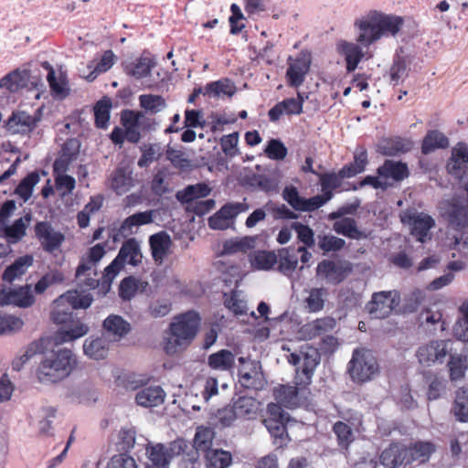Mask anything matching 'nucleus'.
<instances>
[{
	"instance_id": "nucleus-43",
	"label": "nucleus",
	"mask_w": 468,
	"mask_h": 468,
	"mask_svg": "<svg viewBox=\"0 0 468 468\" xmlns=\"http://www.w3.org/2000/svg\"><path fill=\"white\" fill-rule=\"evenodd\" d=\"M290 421L286 420H278L275 418H267L264 420L265 427L280 446L287 442V427Z\"/></svg>"
},
{
	"instance_id": "nucleus-3",
	"label": "nucleus",
	"mask_w": 468,
	"mask_h": 468,
	"mask_svg": "<svg viewBox=\"0 0 468 468\" xmlns=\"http://www.w3.org/2000/svg\"><path fill=\"white\" fill-rule=\"evenodd\" d=\"M200 326V316L195 311L176 315L173 318L164 338V350L168 355H176L186 350L196 338Z\"/></svg>"
},
{
	"instance_id": "nucleus-32",
	"label": "nucleus",
	"mask_w": 468,
	"mask_h": 468,
	"mask_svg": "<svg viewBox=\"0 0 468 468\" xmlns=\"http://www.w3.org/2000/svg\"><path fill=\"white\" fill-rule=\"evenodd\" d=\"M103 328L114 341H119L130 332L131 325L122 316L112 314L104 320Z\"/></svg>"
},
{
	"instance_id": "nucleus-40",
	"label": "nucleus",
	"mask_w": 468,
	"mask_h": 468,
	"mask_svg": "<svg viewBox=\"0 0 468 468\" xmlns=\"http://www.w3.org/2000/svg\"><path fill=\"white\" fill-rule=\"evenodd\" d=\"M211 192V187L206 183L187 186L183 190L176 193V198L181 203H190L198 198L207 197Z\"/></svg>"
},
{
	"instance_id": "nucleus-18",
	"label": "nucleus",
	"mask_w": 468,
	"mask_h": 468,
	"mask_svg": "<svg viewBox=\"0 0 468 468\" xmlns=\"http://www.w3.org/2000/svg\"><path fill=\"white\" fill-rule=\"evenodd\" d=\"M89 326L72 314L60 317V343L72 342L89 333Z\"/></svg>"
},
{
	"instance_id": "nucleus-36",
	"label": "nucleus",
	"mask_w": 468,
	"mask_h": 468,
	"mask_svg": "<svg viewBox=\"0 0 468 468\" xmlns=\"http://www.w3.org/2000/svg\"><path fill=\"white\" fill-rule=\"evenodd\" d=\"M34 259L30 254L18 257L8 265L2 273V280L12 282L16 278L24 274L27 269L33 264Z\"/></svg>"
},
{
	"instance_id": "nucleus-15",
	"label": "nucleus",
	"mask_w": 468,
	"mask_h": 468,
	"mask_svg": "<svg viewBox=\"0 0 468 468\" xmlns=\"http://www.w3.org/2000/svg\"><path fill=\"white\" fill-rule=\"evenodd\" d=\"M122 124L125 130V137L129 142L137 143L141 138V132L146 127V117L142 112L125 110L121 114Z\"/></svg>"
},
{
	"instance_id": "nucleus-37",
	"label": "nucleus",
	"mask_w": 468,
	"mask_h": 468,
	"mask_svg": "<svg viewBox=\"0 0 468 468\" xmlns=\"http://www.w3.org/2000/svg\"><path fill=\"white\" fill-rule=\"evenodd\" d=\"M302 112V102L294 98L283 100L269 111L270 120L278 121L283 115L300 114Z\"/></svg>"
},
{
	"instance_id": "nucleus-59",
	"label": "nucleus",
	"mask_w": 468,
	"mask_h": 468,
	"mask_svg": "<svg viewBox=\"0 0 468 468\" xmlns=\"http://www.w3.org/2000/svg\"><path fill=\"white\" fill-rule=\"evenodd\" d=\"M27 225L24 222L23 218L16 219L12 225H7L5 233L3 238L10 244H16L19 242L26 235Z\"/></svg>"
},
{
	"instance_id": "nucleus-19",
	"label": "nucleus",
	"mask_w": 468,
	"mask_h": 468,
	"mask_svg": "<svg viewBox=\"0 0 468 468\" xmlns=\"http://www.w3.org/2000/svg\"><path fill=\"white\" fill-rule=\"evenodd\" d=\"M105 255V249L101 244L91 247L80 258L79 266L76 270V278L80 280L82 277H89L96 274L97 264Z\"/></svg>"
},
{
	"instance_id": "nucleus-42",
	"label": "nucleus",
	"mask_w": 468,
	"mask_h": 468,
	"mask_svg": "<svg viewBox=\"0 0 468 468\" xmlns=\"http://www.w3.org/2000/svg\"><path fill=\"white\" fill-rule=\"evenodd\" d=\"M447 366L451 380H460L464 378L468 369V357L463 354H451Z\"/></svg>"
},
{
	"instance_id": "nucleus-12",
	"label": "nucleus",
	"mask_w": 468,
	"mask_h": 468,
	"mask_svg": "<svg viewBox=\"0 0 468 468\" xmlns=\"http://www.w3.org/2000/svg\"><path fill=\"white\" fill-rule=\"evenodd\" d=\"M399 303V295L397 291H383L373 294L367 309L373 318L382 319L389 315Z\"/></svg>"
},
{
	"instance_id": "nucleus-41",
	"label": "nucleus",
	"mask_w": 468,
	"mask_h": 468,
	"mask_svg": "<svg viewBox=\"0 0 468 468\" xmlns=\"http://www.w3.org/2000/svg\"><path fill=\"white\" fill-rule=\"evenodd\" d=\"M236 92V87L229 80L223 79L210 82L205 87L204 95L209 98L231 97Z\"/></svg>"
},
{
	"instance_id": "nucleus-27",
	"label": "nucleus",
	"mask_w": 468,
	"mask_h": 468,
	"mask_svg": "<svg viewBox=\"0 0 468 468\" xmlns=\"http://www.w3.org/2000/svg\"><path fill=\"white\" fill-rule=\"evenodd\" d=\"M134 185L133 170L129 166H120L112 174L111 178V187L118 195L127 193Z\"/></svg>"
},
{
	"instance_id": "nucleus-21",
	"label": "nucleus",
	"mask_w": 468,
	"mask_h": 468,
	"mask_svg": "<svg viewBox=\"0 0 468 468\" xmlns=\"http://www.w3.org/2000/svg\"><path fill=\"white\" fill-rule=\"evenodd\" d=\"M447 171L457 178H462L468 174V147L465 144H458L452 148Z\"/></svg>"
},
{
	"instance_id": "nucleus-30",
	"label": "nucleus",
	"mask_w": 468,
	"mask_h": 468,
	"mask_svg": "<svg viewBox=\"0 0 468 468\" xmlns=\"http://www.w3.org/2000/svg\"><path fill=\"white\" fill-rule=\"evenodd\" d=\"M249 261L254 270L269 271L277 264V254L272 250H258L250 251Z\"/></svg>"
},
{
	"instance_id": "nucleus-52",
	"label": "nucleus",
	"mask_w": 468,
	"mask_h": 468,
	"mask_svg": "<svg viewBox=\"0 0 468 468\" xmlns=\"http://www.w3.org/2000/svg\"><path fill=\"white\" fill-rule=\"evenodd\" d=\"M407 450L410 463L415 460L425 462L435 452L436 446L431 441H418Z\"/></svg>"
},
{
	"instance_id": "nucleus-10",
	"label": "nucleus",
	"mask_w": 468,
	"mask_h": 468,
	"mask_svg": "<svg viewBox=\"0 0 468 468\" xmlns=\"http://www.w3.org/2000/svg\"><path fill=\"white\" fill-rule=\"evenodd\" d=\"M352 271V264L347 261L324 260L316 267V277L327 284L342 282Z\"/></svg>"
},
{
	"instance_id": "nucleus-61",
	"label": "nucleus",
	"mask_w": 468,
	"mask_h": 468,
	"mask_svg": "<svg viewBox=\"0 0 468 468\" xmlns=\"http://www.w3.org/2000/svg\"><path fill=\"white\" fill-rule=\"evenodd\" d=\"M390 80L393 85L402 82L408 76V64L405 58L397 57L389 70Z\"/></svg>"
},
{
	"instance_id": "nucleus-53",
	"label": "nucleus",
	"mask_w": 468,
	"mask_h": 468,
	"mask_svg": "<svg viewBox=\"0 0 468 468\" xmlns=\"http://www.w3.org/2000/svg\"><path fill=\"white\" fill-rule=\"evenodd\" d=\"M207 468H227L232 462L229 452L223 450H211L206 453Z\"/></svg>"
},
{
	"instance_id": "nucleus-20",
	"label": "nucleus",
	"mask_w": 468,
	"mask_h": 468,
	"mask_svg": "<svg viewBox=\"0 0 468 468\" xmlns=\"http://www.w3.org/2000/svg\"><path fill=\"white\" fill-rule=\"evenodd\" d=\"M441 209L455 227L463 228L468 224V206L465 198H453L450 202L442 203Z\"/></svg>"
},
{
	"instance_id": "nucleus-14",
	"label": "nucleus",
	"mask_w": 468,
	"mask_h": 468,
	"mask_svg": "<svg viewBox=\"0 0 468 468\" xmlns=\"http://www.w3.org/2000/svg\"><path fill=\"white\" fill-rule=\"evenodd\" d=\"M403 223L410 227L411 234L420 242H424L430 229L434 226L433 218L422 212H408L401 217Z\"/></svg>"
},
{
	"instance_id": "nucleus-31",
	"label": "nucleus",
	"mask_w": 468,
	"mask_h": 468,
	"mask_svg": "<svg viewBox=\"0 0 468 468\" xmlns=\"http://www.w3.org/2000/svg\"><path fill=\"white\" fill-rule=\"evenodd\" d=\"M109 343L103 336H90L83 344L84 354L91 359L100 360L107 356Z\"/></svg>"
},
{
	"instance_id": "nucleus-60",
	"label": "nucleus",
	"mask_w": 468,
	"mask_h": 468,
	"mask_svg": "<svg viewBox=\"0 0 468 468\" xmlns=\"http://www.w3.org/2000/svg\"><path fill=\"white\" fill-rule=\"evenodd\" d=\"M112 107L109 99L98 101L94 107L95 122L99 128L105 129L110 120V109Z\"/></svg>"
},
{
	"instance_id": "nucleus-11",
	"label": "nucleus",
	"mask_w": 468,
	"mask_h": 468,
	"mask_svg": "<svg viewBox=\"0 0 468 468\" xmlns=\"http://www.w3.org/2000/svg\"><path fill=\"white\" fill-rule=\"evenodd\" d=\"M240 367L239 369V381L244 388L262 389L265 385V378L259 361L246 357H239Z\"/></svg>"
},
{
	"instance_id": "nucleus-26",
	"label": "nucleus",
	"mask_w": 468,
	"mask_h": 468,
	"mask_svg": "<svg viewBox=\"0 0 468 468\" xmlns=\"http://www.w3.org/2000/svg\"><path fill=\"white\" fill-rule=\"evenodd\" d=\"M381 463L386 468H399L410 463L407 447L392 444L381 454Z\"/></svg>"
},
{
	"instance_id": "nucleus-48",
	"label": "nucleus",
	"mask_w": 468,
	"mask_h": 468,
	"mask_svg": "<svg viewBox=\"0 0 468 468\" xmlns=\"http://www.w3.org/2000/svg\"><path fill=\"white\" fill-rule=\"evenodd\" d=\"M452 412L458 421L468 422V389L461 388L455 393Z\"/></svg>"
},
{
	"instance_id": "nucleus-55",
	"label": "nucleus",
	"mask_w": 468,
	"mask_h": 468,
	"mask_svg": "<svg viewBox=\"0 0 468 468\" xmlns=\"http://www.w3.org/2000/svg\"><path fill=\"white\" fill-rule=\"evenodd\" d=\"M367 162V155L365 151H361L355 154L354 162L348 165L344 166L339 171L341 178L353 177L356 175L364 171Z\"/></svg>"
},
{
	"instance_id": "nucleus-39",
	"label": "nucleus",
	"mask_w": 468,
	"mask_h": 468,
	"mask_svg": "<svg viewBox=\"0 0 468 468\" xmlns=\"http://www.w3.org/2000/svg\"><path fill=\"white\" fill-rule=\"evenodd\" d=\"M278 270L286 276H292L298 266V252L294 248H286L279 250Z\"/></svg>"
},
{
	"instance_id": "nucleus-50",
	"label": "nucleus",
	"mask_w": 468,
	"mask_h": 468,
	"mask_svg": "<svg viewBox=\"0 0 468 468\" xmlns=\"http://www.w3.org/2000/svg\"><path fill=\"white\" fill-rule=\"evenodd\" d=\"M214 435V431L210 428L203 426L197 427L193 441L195 449L197 452L205 453L211 451Z\"/></svg>"
},
{
	"instance_id": "nucleus-9",
	"label": "nucleus",
	"mask_w": 468,
	"mask_h": 468,
	"mask_svg": "<svg viewBox=\"0 0 468 468\" xmlns=\"http://www.w3.org/2000/svg\"><path fill=\"white\" fill-rule=\"evenodd\" d=\"M156 66L157 61L154 56L144 54L128 63L125 72L133 79L142 80L146 88L154 89L157 87V81L153 76Z\"/></svg>"
},
{
	"instance_id": "nucleus-6",
	"label": "nucleus",
	"mask_w": 468,
	"mask_h": 468,
	"mask_svg": "<svg viewBox=\"0 0 468 468\" xmlns=\"http://www.w3.org/2000/svg\"><path fill=\"white\" fill-rule=\"evenodd\" d=\"M288 361L296 366L301 363V367L296 370V385L306 386L311 383L312 378L316 367L320 363V354L316 348L305 346L301 355L292 353Z\"/></svg>"
},
{
	"instance_id": "nucleus-25",
	"label": "nucleus",
	"mask_w": 468,
	"mask_h": 468,
	"mask_svg": "<svg viewBox=\"0 0 468 468\" xmlns=\"http://www.w3.org/2000/svg\"><path fill=\"white\" fill-rule=\"evenodd\" d=\"M149 244L154 262L162 264L171 250L172 239L170 235L165 231L155 233L150 236Z\"/></svg>"
},
{
	"instance_id": "nucleus-64",
	"label": "nucleus",
	"mask_w": 468,
	"mask_h": 468,
	"mask_svg": "<svg viewBox=\"0 0 468 468\" xmlns=\"http://www.w3.org/2000/svg\"><path fill=\"white\" fill-rule=\"evenodd\" d=\"M77 367V358L70 350L60 349V378L69 376Z\"/></svg>"
},
{
	"instance_id": "nucleus-2",
	"label": "nucleus",
	"mask_w": 468,
	"mask_h": 468,
	"mask_svg": "<svg viewBox=\"0 0 468 468\" xmlns=\"http://www.w3.org/2000/svg\"><path fill=\"white\" fill-rule=\"evenodd\" d=\"M37 354L44 355L37 369L39 381L57 383L58 376L52 372H58V330L50 336H42L38 340L31 342L26 352L13 360L12 369L20 371L24 365Z\"/></svg>"
},
{
	"instance_id": "nucleus-54",
	"label": "nucleus",
	"mask_w": 468,
	"mask_h": 468,
	"mask_svg": "<svg viewBox=\"0 0 468 468\" xmlns=\"http://www.w3.org/2000/svg\"><path fill=\"white\" fill-rule=\"evenodd\" d=\"M449 144L448 139L444 136L443 133L431 131L428 133V134L423 139L422 143V152L424 154H429L436 149L446 148Z\"/></svg>"
},
{
	"instance_id": "nucleus-17",
	"label": "nucleus",
	"mask_w": 468,
	"mask_h": 468,
	"mask_svg": "<svg viewBox=\"0 0 468 468\" xmlns=\"http://www.w3.org/2000/svg\"><path fill=\"white\" fill-rule=\"evenodd\" d=\"M117 57L112 50H106L101 58L90 61L87 65L80 69V75L84 80L91 82L100 74L104 73L111 69L115 64Z\"/></svg>"
},
{
	"instance_id": "nucleus-46",
	"label": "nucleus",
	"mask_w": 468,
	"mask_h": 468,
	"mask_svg": "<svg viewBox=\"0 0 468 468\" xmlns=\"http://www.w3.org/2000/svg\"><path fill=\"white\" fill-rule=\"evenodd\" d=\"M275 399L286 408H293L298 404V388L281 385L273 390Z\"/></svg>"
},
{
	"instance_id": "nucleus-33",
	"label": "nucleus",
	"mask_w": 468,
	"mask_h": 468,
	"mask_svg": "<svg viewBox=\"0 0 468 468\" xmlns=\"http://www.w3.org/2000/svg\"><path fill=\"white\" fill-rule=\"evenodd\" d=\"M154 211L147 210L128 217L122 224L120 232L122 236L132 235L138 227L153 222Z\"/></svg>"
},
{
	"instance_id": "nucleus-45",
	"label": "nucleus",
	"mask_w": 468,
	"mask_h": 468,
	"mask_svg": "<svg viewBox=\"0 0 468 468\" xmlns=\"http://www.w3.org/2000/svg\"><path fill=\"white\" fill-rule=\"evenodd\" d=\"M40 176L37 171H32L23 177L16 186L14 194L27 202L32 196L34 186L39 182Z\"/></svg>"
},
{
	"instance_id": "nucleus-1",
	"label": "nucleus",
	"mask_w": 468,
	"mask_h": 468,
	"mask_svg": "<svg viewBox=\"0 0 468 468\" xmlns=\"http://www.w3.org/2000/svg\"><path fill=\"white\" fill-rule=\"evenodd\" d=\"M403 26L400 16L378 10H368L354 20V30L357 41L370 47L382 38L395 37Z\"/></svg>"
},
{
	"instance_id": "nucleus-24",
	"label": "nucleus",
	"mask_w": 468,
	"mask_h": 468,
	"mask_svg": "<svg viewBox=\"0 0 468 468\" xmlns=\"http://www.w3.org/2000/svg\"><path fill=\"white\" fill-rule=\"evenodd\" d=\"M165 392L160 386H149L139 389L134 397L138 406L143 408L158 407L165 399Z\"/></svg>"
},
{
	"instance_id": "nucleus-7",
	"label": "nucleus",
	"mask_w": 468,
	"mask_h": 468,
	"mask_svg": "<svg viewBox=\"0 0 468 468\" xmlns=\"http://www.w3.org/2000/svg\"><path fill=\"white\" fill-rule=\"evenodd\" d=\"M450 340H431L423 343L416 350V357L423 367H431L444 363L452 349Z\"/></svg>"
},
{
	"instance_id": "nucleus-35",
	"label": "nucleus",
	"mask_w": 468,
	"mask_h": 468,
	"mask_svg": "<svg viewBox=\"0 0 468 468\" xmlns=\"http://www.w3.org/2000/svg\"><path fill=\"white\" fill-rule=\"evenodd\" d=\"M235 358L231 351L221 349L208 356L207 365L214 370L229 371L235 366Z\"/></svg>"
},
{
	"instance_id": "nucleus-51",
	"label": "nucleus",
	"mask_w": 468,
	"mask_h": 468,
	"mask_svg": "<svg viewBox=\"0 0 468 468\" xmlns=\"http://www.w3.org/2000/svg\"><path fill=\"white\" fill-rule=\"evenodd\" d=\"M138 100L140 107L152 114H156L166 108V101L160 95L142 94Z\"/></svg>"
},
{
	"instance_id": "nucleus-28",
	"label": "nucleus",
	"mask_w": 468,
	"mask_h": 468,
	"mask_svg": "<svg viewBox=\"0 0 468 468\" xmlns=\"http://www.w3.org/2000/svg\"><path fill=\"white\" fill-rule=\"evenodd\" d=\"M36 119L25 112H13L6 122V128L12 133H26L36 126Z\"/></svg>"
},
{
	"instance_id": "nucleus-57",
	"label": "nucleus",
	"mask_w": 468,
	"mask_h": 468,
	"mask_svg": "<svg viewBox=\"0 0 468 468\" xmlns=\"http://www.w3.org/2000/svg\"><path fill=\"white\" fill-rule=\"evenodd\" d=\"M23 325L24 322L20 317L7 314H0V335L19 332Z\"/></svg>"
},
{
	"instance_id": "nucleus-47",
	"label": "nucleus",
	"mask_w": 468,
	"mask_h": 468,
	"mask_svg": "<svg viewBox=\"0 0 468 468\" xmlns=\"http://www.w3.org/2000/svg\"><path fill=\"white\" fill-rule=\"evenodd\" d=\"M304 303L306 309L311 313H317L324 309L327 290L324 288H312L306 291Z\"/></svg>"
},
{
	"instance_id": "nucleus-4",
	"label": "nucleus",
	"mask_w": 468,
	"mask_h": 468,
	"mask_svg": "<svg viewBox=\"0 0 468 468\" xmlns=\"http://www.w3.org/2000/svg\"><path fill=\"white\" fill-rule=\"evenodd\" d=\"M378 362L369 349L356 348L348 363V373L351 379L356 383L371 381L379 374Z\"/></svg>"
},
{
	"instance_id": "nucleus-13",
	"label": "nucleus",
	"mask_w": 468,
	"mask_h": 468,
	"mask_svg": "<svg viewBox=\"0 0 468 468\" xmlns=\"http://www.w3.org/2000/svg\"><path fill=\"white\" fill-rule=\"evenodd\" d=\"M311 55L308 52H301L295 58L289 57L286 78L292 87L301 86L310 69Z\"/></svg>"
},
{
	"instance_id": "nucleus-34",
	"label": "nucleus",
	"mask_w": 468,
	"mask_h": 468,
	"mask_svg": "<svg viewBox=\"0 0 468 468\" xmlns=\"http://www.w3.org/2000/svg\"><path fill=\"white\" fill-rule=\"evenodd\" d=\"M92 302V295L86 290H71L60 295V305L68 303L73 309H86Z\"/></svg>"
},
{
	"instance_id": "nucleus-5",
	"label": "nucleus",
	"mask_w": 468,
	"mask_h": 468,
	"mask_svg": "<svg viewBox=\"0 0 468 468\" xmlns=\"http://www.w3.org/2000/svg\"><path fill=\"white\" fill-rule=\"evenodd\" d=\"M186 448L183 440H176L168 446L161 443L149 444L146 447L148 468H169V463L175 457L180 455Z\"/></svg>"
},
{
	"instance_id": "nucleus-22",
	"label": "nucleus",
	"mask_w": 468,
	"mask_h": 468,
	"mask_svg": "<svg viewBox=\"0 0 468 468\" xmlns=\"http://www.w3.org/2000/svg\"><path fill=\"white\" fill-rule=\"evenodd\" d=\"M378 174L382 176L383 181L386 182V188L393 186L396 182L401 181L408 177L409 170L406 164L387 160L383 165L378 167Z\"/></svg>"
},
{
	"instance_id": "nucleus-56",
	"label": "nucleus",
	"mask_w": 468,
	"mask_h": 468,
	"mask_svg": "<svg viewBox=\"0 0 468 468\" xmlns=\"http://www.w3.org/2000/svg\"><path fill=\"white\" fill-rule=\"evenodd\" d=\"M225 305L234 314L241 315L247 313V302L240 292H232L229 294L225 293Z\"/></svg>"
},
{
	"instance_id": "nucleus-63",
	"label": "nucleus",
	"mask_w": 468,
	"mask_h": 468,
	"mask_svg": "<svg viewBox=\"0 0 468 468\" xmlns=\"http://www.w3.org/2000/svg\"><path fill=\"white\" fill-rule=\"evenodd\" d=\"M334 230L338 234H342L352 239H357L359 237V231L356 228V222L350 218H344L337 220L334 224Z\"/></svg>"
},
{
	"instance_id": "nucleus-49",
	"label": "nucleus",
	"mask_w": 468,
	"mask_h": 468,
	"mask_svg": "<svg viewBox=\"0 0 468 468\" xmlns=\"http://www.w3.org/2000/svg\"><path fill=\"white\" fill-rule=\"evenodd\" d=\"M258 237H242L232 239L225 242L224 251L227 253L248 252L256 248Z\"/></svg>"
},
{
	"instance_id": "nucleus-44",
	"label": "nucleus",
	"mask_w": 468,
	"mask_h": 468,
	"mask_svg": "<svg viewBox=\"0 0 468 468\" xmlns=\"http://www.w3.org/2000/svg\"><path fill=\"white\" fill-rule=\"evenodd\" d=\"M232 406L238 419H252L259 410V402L250 397L239 398Z\"/></svg>"
},
{
	"instance_id": "nucleus-23",
	"label": "nucleus",
	"mask_w": 468,
	"mask_h": 468,
	"mask_svg": "<svg viewBox=\"0 0 468 468\" xmlns=\"http://www.w3.org/2000/svg\"><path fill=\"white\" fill-rule=\"evenodd\" d=\"M335 319L332 317H324L314 320L303 325L298 331L300 340H311L327 331L335 328Z\"/></svg>"
},
{
	"instance_id": "nucleus-8",
	"label": "nucleus",
	"mask_w": 468,
	"mask_h": 468,
	"mask_svg": "<svg viewBox=\"0 0 468 468\" xmlns=\"http://www.w3.org/2000/svg\"><path fill=\"white\" fill-rule=\"evenodd\" d=\"M368 49L369 47L357 41L356 37V41L339 39L335 43V51L344 58L348 72L355 71L363 59L371 57Z\"/></svg>"
},
{
	"instance_id": "nucleus-62",
	"label": "nucleus",
	"mask_w": 468,
	"mask_h": 468,
	"mask_svg": "<svg viewBox=\"0 0 468 468\" xmlns=\"http://www.w3.org/2000/svg\"><path fill=\"white\" fill-rule=\"evenodd\" d=\"M11 292L13 305L27 308L34 303V296L27 287L21 286L18 289H11Z\"/></svg>"
},
{
	"instance_id": "nucleus-29",
	"label": "nucleus",
	"mask_w": 468,
	"mask_h": 468,
	"mask_svg": "<svg viewBox=\"0 0 468 468\" xmlns=\"http://www.w3.org/2000/svg\"><path fill=\"white\" fill-rule=\"evenodd\" d=\"M29 74L27 69H16L0 80V88H5L10 92H16L22 89H28Z\"/></svg>"
},
{
	"instance_id": "nucleus-58",
	"label": "nucleus",
	"mask_w": 468,
	"mask_h": 468,
	"mask_svg": "<svg viewBox=\"0 0 468 468\" xmlns=\"http://www.w3.org/2000/svg\"><path fill=\"white\" fill-rule=\"evenodd\" d=\"M146 383V379L135 373H122L116 378V384L126 390H136Z\"/></svg>"
},
{
	"instance_id": "nucleus-38",
	"label": "nucleus",
	"mask_w": 468,
	"mask_h": 468,
	"mask_svg": "<svg viewBox=\"0 0 468 468\" xmlns=\"http://www.w3.org/2000/svg\"><path fill=\"white\" fill-rule=\"evenodd\" d=\"M117 256L122 260L123 265L125 263L138 265L143 258L139 241L133 238L129 239L122 244Z\"/></svg>"
},
{
	"instance_id": "nucleus-16",
	"label": "nucleus",
	"mask_w": 468,
	"mask_h": 468,
	"mask_svg": "<svg viewBox=\"0 0 468 468\" xmlns=\"http://www.w3.org/2000/svg\"><path fill=\"white\" fill-rule=\"evenodd\" d=\"M247 209L248 206L244 203L228 204L209 218L208 225L213 229H227L233 225L234 218Z\"/></svg>"
}]
</instances>
